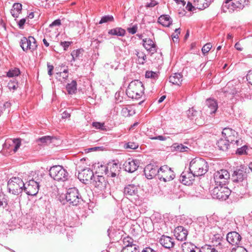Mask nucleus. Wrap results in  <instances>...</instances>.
I'll use <instances>...</instances> for the list:
<instances>
[{
    "label": "nucleus",
    "mask_w": 252,
    "mask_h": 252,
    "mask_svg": "<svg viewBox=\"0 0 252 252\" xmlns=\"http://www.w3.org/2000/svg\"><path fill=\"white\" fill-rule=\"evenodd\" d=\"M47 68H48V74L49 75H52V71L54 69V66L53 65L50 64L49 63H47Z\"/></svg>",
    "instance_id": "58"
},
{
    "label": "nucleus",
    "mask_w": 252,
    "mask_h": 252,
    "mask_svg": "<svg viewBox=\"0 0 252 252\" xmlns=\"http://www.w3.org/2000/svg\"><path fill=\"white\" fill-rule=\"evenodd\" d=\"M66 90L69 94H75L77 90V83L75 80H72L70 83H68L66 86Z\"/></svg>",
    "instance_id": "35"
},
{
    "label": "nucleus",
    "mask_w": 252,
    "mask_h": 252,
    "mask_svg": "<svg viewBox=\"0 0 252 252\" xmlns=\"http://www.w3.org/2000/svg\"><path fill=\"white\" fill-rule=\"evenodd\" d=\"M49 175L56 181L65 182L68 180L69 174L62 166L55 165L50 168Z\"/></svg>",
    "instance_id": "3"
},
{
    "label": "nucleus",
    "mask_w": 252,
    "mask_h": 252,
    "mask_svg": "<svg viewBox=\"0 0 252 252\" xmlns=\"http://www.w3.org/2000/svg\"><path fill=\"white\" fill-rule=\"evenodd\" d=\"M20 46L24 51L30 50L31 51L35 50L37 47V43L35 38L32 36H29L28 38L23 37L20 42Z\"/></svg>",
    "instance_id": "11"
},
{
    "label": "nucleus",
    "mask_w": 252,
    "mask_h": 252,
    "mask_svg": "<svg viewBox=\"0 0 252 252\" xmlns=\"http://www.w3.org/2000/svg\"><path fill=\"white\" fill-rule=\"evenodd\" d=\"M226 240L232 246H238L240 244L242 237L238 232L231 231L227 234Z\"/></svg>",
    "instance_id": "17"
},
{
    "label": "nucleus",
    "mask_w": 252,
    "mask_h": 252,
    "mask_svg": "<svg viewBox=\"0 0 252 252\" xmlns=\"http://www.w3.org/2000/svg\"><path fill=\"white\" fill-rule=\"evenodd\" d=\"M234 148H237L236 154L238 155H243L247 154V150L248 149V147L246 145H243L240 148H239L238 146L235 145Z\"/></svg>",
    "instance_id": "42"
},
{
    "label": "nucleus",
    "mask_w": 252,
    "mask_h": 252,
    "mask_svg": "<svg viewBox=\"0 0 252 252\" xmlns=\"http://www.w3.org/2000/svg\"><path fill=\"white\" fill-rule=\"evenodd\" d=\"M138 247H123L121 252H139Z\"/></svg>",
    "instance_id": "45"
},
{
    "label": "nucleus",
    "mask_w": 252,
    "mask_h": 252,
    "mask_svg": "<svg viewBox=\"0 0 252 252\" xmlns=\"http://www.w3.org/2000/svg\"><path fill=\"white\" fill-rule=\"evenodd\" d=\"M124 147L125 149H130L134 150L138 147V144L136 143H134L133 142H128L125 143Z\"/></svg>",
    "instance_id": "43"
},
{
    "label": "nucleus",
    "mask_w": 252,
    "mask_h": 252,
    "mask_svg": "<svg viewBox=\"0 0 252 252\" xmlns=\"http://www.w3.org/2000/svg\"><path fill=\"white\" fill-rule=\"evenodd\" d=\"M171 148L173 149V150L180 152H188L190 150L189 147L188 146L184 145L182 144H179L177 143H174L172 145Z\"/></svg>",
    "instance_id": "33"
},
{
    "label": "nucleus",
    "mask_w": 252,
    "mask_h": 252,
    "mask_svg": "<svg viewBox=\"0 0 252 252\" xmlns=\"http://www.w3.org/2000/svg\"><path fill=\"white\" fill-rule=\"evenodd\" d=\"M174 234L178 240L183 241L186 240L188 231L183 226H178L175 228Z\"/></svg>",
    "instance_id": "20"
},
{
    "label": "nucleus",
    "mask_w": 252,
    "mask_h": 252,
    "mask_svg": "<svg viewBox=\"0 0 252 252\" xmlns=\"http://www.w3.org/2000/svg\"><path fill=\"white\" fill-rule=\"evenodd\" d=\"M20 74V69L18 68L10 69L7 72V76L8 77H13L18 76Z\"/></svg>",
    "instance_id": "40"
},
{
    "label": "nucleus",
    "mask_w": 252,
    "mask_h": 252,
    "mask_svg": "<svg viewBox=\"0 0 252 252\" xmlns=\"http://www.w3.org/2000/svg\"><path fill=\"white\" fill-rule=\"evenodd\" d=\"M61 22L60 19H57L54 21L50 25V27H53L54 26H59L61 25Z\"/></svg>",
    "instance_id": "60"
},
{
    "label": "nucleus",
    "mask_w": 252,
    "mask_h": 252,
    "mask_svg": "<svg viewBox=\"0 0 252 252\" xmlns=\"http://www.w3.org/2000/svg\"><path fill=\"white\" fill-rule=\"evenodd\" d=\"M94 176L93 171L88 168L83 169L78 174V178L86 184H88V182L91 184Z\"/></svg>",
    "instance_id": "14"
},
{
    "label": "nucleus",
    "mask_w": 252,
    "mask_h": 252,
    "mask_svg": "<svg viewBox=\"0 0 252 252\" xmlns=\"http://www.w3.org/2000/svg\"><path fill=\"white\" fill-rule=\"evenodd\" d=\"M62 74H68V69H64L63 72H60L56 73L57 77L56 78L58 79L59 77H61Z\"/></svg>",
    "instance_id": "63"
},
{
    "label": "nucleus",
    "mask_w": 252,
    "mask_h": 252,
    "mask_svg": "<svg viewBox=\"0 0 252 252\" xmlns=\"http://www.w3.org/2000/svg\"><path fill=\"white\" fill-rule=\"evenodd\" d=\"M114 21L113 16L112 15H106L103 16L100 21L99 22V24H102L103 23H105L108 22H112Z\"/></svg>",
    "instance_id": "44"
},
{
    "label": "nucleus",
    "mask_w": 252,
    "mask_h": 252,
    "mask_svg": "<svg viewBox=\"0 0 252 252\" xmlns=\"http://www.w3.org/2000/svg\"><path fill=\"white\" fill-rule=\"evenodd\" d=\"M143 46L151 55H153L154 53L157 52V45L151 39H143Z\"/></svg>",
    "instance_id": "22"
},
{
    "label": "nucleus",
    "mask_w": 252,
    "mask_h": 252,
    "mask_svg": "<svg viewBox=\"0 0 252 252\" xmlns=\"http://www.w3.org/2000/svg\"><path fill=\"white\" fill-rule=\"evenodd\" d=\"M14 148L13 151L16 152L21 146V140L19 139H15L13 140Z\"/></svg>",
    "instance_id": "49"
},
{
    "label": "nucleus",
    "mask_w": 252,
    "mask_h": 252,
    "mask_svg": "<svg viewBox=\"0 0 252 252\" xmlns=\"http://www.w3.org/2000/svg\"><path fill=\"white\" fill-rule=\"evenodd\" d=\"M53 137L50 136H44L38 138L36 141L38 144H48L52 142Z\"/></svg>",
    "instance_id": "37"
},
{
    "label": "nucleus",
    "mask_w": 252,
    "mask_h": 252,
    "mask_svg": "<svg viewBox=\"0 0 252 252\" xmlns=\"http://www.w3.org/2000/svg\"><path fill=\"white\" fill-rule=\"evenodd\" d=\"M92 186H94L97 191H105L109 189L108 181L102 176H95L91 181Z\"/></svg>",
    "instance_id": "8"
},
{
    "label": "nucleus",
    "mask_w": 252,
    "mask_h": 252,
    "mask_svg": "<svg viewBox=\"0 0 252 252\" xmlns=\"http://www.w3.org/2000/svg\"><path fill=\"white\" fill-rule=\"evenodd\" d=\"M123 166L125 171L129 173H133L138 167L139 161L137 159L128 158L125 162Z\"/></svg>",
    "instance_id": "16"
},
{
    "label": "nucleus",
    "mask_w": 252,
    "mask_h": 252,
    "mask_svg": "<svg viewBox=\"0 0 252 252\" xmlns=\"http://www.w3.org/2000/svg\"><path fill=\"white\" fill-rule=\"evenodd\" d=\"M123 243L125 246L124 247H137L136 245H134L133 244V239L129 236L125 237L124 238Z\"/></svg>",
    "instance_id": "39"
},
{
    "label": "nucleus",
    "mask_w": 252,
    "mask_h": 252,
    "mask_svg": "<svg viewBox=\"0 0 252 252\" xmlns=\"http://www.w3.org/2000/svg\"><path fill=\"white\" fill-rule=\"evenodd\" d=\"M92 126L95 128L100 129L101 130L106 131L107 129V126L104 125V123H100L97 122H93Z\"/></svg>",
    "instance_id": "41"
},
{
    "label": "nucleus",
    "mask_w": 252,
    "mask_h": 252,
    "mask_svg": "<svg viewBox=\"0 0 252 252\" xmlns=\"http://www.w3.org/2000/svg\"><path fill=\"white\" fill-rule=\"evenodd\" d=\"M200 249L190 242H185L182 245L183 252H200Z\"/></svg>",
    "instance_id": "28"
},
{
    "label": "nucleus",
    "mask_w": 252,
    "mask_h": 252,
    "mask_svg": "<svg viewBox=\"0 0 252 252\" xmlns=\"http://www.w3.org/2000/svg\"><path fill=\"white\" fill-rule=\"evenodd\" d=\"M183 76L180 73H174L169 78V82L174 85L180 86L182 82Z\"/></svg>",
    "instance_id": "31"
},
{
    "label": "nucleus",
    "mask_w": 252,
    "mask_h": 252,
    "mask_svg": "<svg viewBox=\"0 0 252 252\" xmlns=\"http://www.w3.org/2000/svg\"><path fill=\"white\" fill-rule=\"evenodd\" d=\"M230 178L229 172L225 169H221L215 172L214 176L216 186H225Z\"/></svg>",
    "instance_id": "10"
},
{
    "label": "nucleus",
    "mask_w": 252,
    "mask_h": 252,
    "mask_svg": "<svg viewBox=\"0 0 252 252\" xmlns=\"http://www.w3.org/2000/svg\"><path fill=\"white\" fill-rule=\"evenodd\" d=\"M8 205L7 199L5 197H3L2 199H0V207L5 208Z\"/></svg>",
    "instance_id": "52"
},
{
    "label": "nucleus",
    "mask_w": 252,
    "mask_h": 252,
    "mask_svg": "<svg viewBox=\"0 0 252 252\" xmlns=\"http://www.w3.org/2000/svg\"><path fill=\"white\" fill-rule=\"evenodd\" d=\"M65 199L70 205L77 206L82 200L78 190L76 188H69L65 194Z\"/></svg>",
    "instance_id": "7"
},
{
    "label": "nucleus",
    "mask_w": 252,
    "mask_h": 252,
    "mask_svg": "<svg viewBox=\"0 0 252 252\" xmlns=\"http://www.w3.org/2000/svg\"><path fill=\"white\" fill-rule=\"evenodd\" d=\"M195 177L191 171H184L180 176V180L185 185H190L192 184Z\"/></svg>",
    "instance_id": "18"
},
{
    "label": "nucleus",
    "mask_w": 252,
    "mask_h": 252,
    "mask_svg": "<svg viewBox=\"0 0 252 252\" xmlns=\"http://www.w3.org/2000/svg\"><path fill=\"white\" fill-rule=\"evenodd\" d=\"M70 114L67 111H64L62 114V118L63 119H66V118L70 117Z\"/></svg>",
    "instance_id": "64"
},
{
    "label": "nucleus",
    "mask_w": 252,
    "mask_h": 252,
    "mask_svg": "<svg viewBox=\"0 0 252 252\" xmlns=\"http://www.w3.org/2000/svg\"><path fill=\"white\" fill-rule=\"evenodd\" d=\"M247 182L235 183L233 190L239 195L245 194L247 191Z\"/></svg>",
    "instance_id": "27"
},
{
    "label": "nucleus",
    "mask_w": 252,
    "mask_h": 252,
    "mask_svg": "<svg viewBox=\"0 0 252 252\" xmlns=\"http://www.w3.org/2000/svg\"><path fill=\"white\" fill-rule=\"evenodd\" d=\"M22 8V5L19 3H15L12 6L10 13L13 17H18L19 14L21 13Z\"/></svg>",
    "instance_id": "32"
},
{
    "label": "nucleus",
    "mask_w": 252,
    "mask_h": 252,
    "mask_svg": "<svg viewBox=\"0 0 252 252\" xmlns=\"http://www.w3.org/2000/svg\"><path fill=\"white\" fill-rule=\"evenodd\" d=\"M175 177V175L171 168L165 165L159 168L158 178L160 181L165 182L172 180Z\"/></svg>",
    "instance_id": "9"
},
{
    "label": "nucleus",
    "mask_w": 252,
    "mask_h": 252,
    "mask_svg": "<svg viewBox=\"0 0 252 252\" xmlns=\"http://www.w3.org/2000/svg\"><path fill=\"white\" fill-rule=\"evenodd\" d=\"M84 50L82 49H78L74 50L71 52V55L72 57V60L75 62L77 59L82 57Z\"/></svg>",
    "instance_id": "36"
},
{
    "label": "nucleus",
    "mask_w": 252,
    "mask_h": 252,
    "mask_svg": "<svg viewBox=\"0 0 252 252\" xmlns=\"http://www.w3.org/2000/svg\"><path fill=\"white\" fill-rule=\"evenodd\" d=\"M159 243L166 249L173 248L174 245V239L169 236L162 235L159 240Z\"/></svg>",
    "instance_id": "24"
},
{
    "label": "nucleus",
    "mask_w": 252,
    "mask_h": 252,
    "mask_svg": "<svg viewBox=\"0 0 252 252\" xmlns=\"http://www.w3.org/2000/svg\"><path fill=\"white\" fill-rule=\"evenodd\" d=\"M108 33L109 34L112 35L123 36L126 34V31L122 28L118 27L110 30Z\"/></svg>",
    "instance_id": "34"
},
{
    "label": "nucleus",
    "mask_w": 252,
    "mask_h": 252,
    "mask_svg": "<svg viewBox=\"0 0 252 252\" xmlns=\"http://www.w3.org/2000/svg\"><path fill=\"white\" fill-rule=\"evenodd\" d=\"M138 188L133 184L126 185L124 189V195L127 197L136 195L138 193Z\"/></svg>",
    "instance_id": "23"
},
{
    "label": "nucleus",
    "mask_w": 252,
    "mask_h": 252,
    "mask_svg": "<svg viewBox=\"0 0 252 252\" xmlns=\"http://www.w3.org/2000/svg\"><path fill=\"white\" fill-rule=\"evenodd\" d=\"M208 170V163L202 158H196L190 162L189 171L193 173L196 177L204 175Z\"/></svg>",
    "instance_id": "1"
},
{
    "label": "nucleus",
    "mask_w": 252,
    "mask_h": 252,
    "mask_svg": "<svg viewBox=\"0 0 252 252\" xmlns=\"http://www.w3.org/2000/svg\"><path fill=\"white\" fill-rule=\"evenodd\" d=\"M210 1V0H194L193 4L196 8L203 10L209 6Z\"/></svg>",
    "instance_id": "30"
},
{
    "label": "nucleus",
    "mask_w": 252,
    "mask_h": 252,
    "mask_svg": "<svg viewBox=\"0 0 252 252\" xmlns=\"http://www.w3.org/2000/svg\"><path fill=\"white\" fill-rule=\"evenodd\" d=\"M7 86L10 90L15 91L18 87V84L15 81H10L8 83Z\"/></svg>",
    "instance_id": "46"
},
{
    "label": "nucleus",
    "mask_w": 252,
    "mask_h": 252,
    "mask_svg": "<svg viewBox=\"0 0 252 252\" xmlns=\"http://www.w3.org/2000/svg\"><path fill=\"white\" fill-rule=\"evenodd\" d=\"M249 4L248 0H237L235 2H231L228 5L227 9L229 11H234L235 10H240Z\"/></svg>",
    "instance_id": "19"
},
{
    "label": "nucleus",
    "mask_w": 252,
    "mask_h": 252,
    "mask_svg": "<svg viewBox=\"0 0 252 252\" xmlns=\"http://www.w3.org/2000/svg\"><path fill=\"white\" fill-rule=\"evenodd\" d=\"M150 138L152 140H158L160 141H165L166 140V137L162 135H158L157 136L150 137Z\"/></svg>",
    "instance_id": "55"
},
{
    "label": "nucleus",
    "mask_w": 252,
    "mask_h": 252,
    "mask_svg": "<svg viewBox=\"0 0 252 252\" xmlns=\"http://www.w3.org/2000/svg\"><path fill=\"white\" fill-rule=\"evenodd\" d=\"M71 43H72V42L64 41V42H61L60 44L63 48V50L64 51H66V50H67V48L70 45V44Z\"/></svg>",
    "instance_id": "54"
},
{
    "label": "nucleus",
    "mask_w": 252,
    "mask_h": 252,
    "mask_svg": "<svg viewBox=\"0 0 252 252\" xmlns=\"http://www.w3.org/2000/svg\"><path fill=\"white\" fill-rule=\"evenodd\" d=\"M232 0H225V2L223 3L222 5V8L224 11H226L225 9H227L228 5L230 4L229 2H231Z\"/></svg>",
    "instance_id": "61"
},
{
    "label": "nucleus",
    "mask_w": 252,
    "mask_h": 252,
    "mask_svg": "<svg viewBox=\"0 0 252 252\" xmlns=\"http://www.w3.org/2000/svg\"><path fill=\"white\" fill-rule=\"evenodd\" d=\"M39 182L33 179L30 180L27 185H25L24 189L26 193L31 196L35 195L38 192Z\"/></svg>",
    "instance_id": "12"
},
{
    "label": "nucleus",
    "mask_w": 252,
    "mask_h": 252,
    "mask_svg": "<svg viewBox=\"0 0 252 252\" xmlns=\"http://www.w3.org/2000/svg\"><path fill=\"white\" fill-rule=\"evenodd\" d=\"M141 252H158L150 247H147L143 249Z\"/></svg>",
    "instance_id": "62"
},
{
    "label": "nucleus",
    "mask_w": 252,
    "mask_h": 252,
    "mask_svg": "<svg viewBox=\"0 0 252 252\" xmlns=\"http://www.w3.org/2000/svg\"><path fill=\"white\" fill-rule=\"evenodd\" d=\"M158 22L164 27H168L172 24V20L168 15H162L158 18Z\"/></svg>",
    "instance_id": "29"
},
{
    "label": "nucleus",
    "mask_w": 252,
    "mask_h": 252,
    "mask_svg": "<svg viewBox=\"0 0 252 252\" xmlns=\"http://www.w3.org/2000/svg\"><path fill=\"white\" fill-rule=\"evenodd\" d=\"M104 168H105L104 172L105 174L107 175L108 177L110 176L111 177H115L118 175L120 169L118 164L116 163H113L112 165H111L109 169L108 167L105 166H104Z\"/></svg>",
    "instance_id": "25"
},
{
    "label": "nucleus",
    "mask_w": 252,
    "mask_h": 252,
    "mask_svg": "<svg viewBox=\"0 0 252 252\" xmlns=\"http://www.w3.org/2000/svg\"><path fill=\"white\" fill-rule=\"evenodd\" d=\"M212 47V45L210 43L206 44L202 48V52L204 55L208 53Z\"/></svg>",
    "instance_id": "48"
},
{
    "label": "nucleus",
    "mask_w": 252,
    "mask_h": 252,
    "mask_svg": "<svg viewBox=\"0 0 252 252\" xmlns=\"http://www.w3.org/2000/svg\"><path fill=\"white\" fill-rule=\"evenodd\" d=\"M26 18H22L21 19L18 23V25L19 28L21 29H24V26L26 23Z\"/></svg>",
    "instance_id": "57"
},
{
    "label": "nucleus",
    "mask_w": 252,
    "mask_h": 252,
    "mask_svg": "<svg viewBox=\"0 0 252 252\" xmlns=\"http://www.w3.org/2000/svg\"><path fill=\"white\" fill-rule=\"evenodd\" d=\"M156 72L152 71H147L145 73V77L147 78H155L156 77Z\"/></svg>",
    "instance_id": "51"
},
{
    "label": "nucleus",
    "mask_w": 252,
    "mask_h": 252,
    "mask_svg": "<svg viewBox=\"0 0 252 252\" xmlns=\"http://www.w3.org/2000/svg\"><path fill=\"white\" fill-rule=\"evenodd\" d=\"M144 90L142 83L138 80H135L129 83L126 89V94L129 98L138 99L142 96Z\"/></svg>",
    "instance_id": "2"
},
{
    "label": "nucleus",
    "mask_w": 252,
    "mask_h": 252,
    "mask_svg": "<svg viewBox=\"0 0 252 252\" xmlns=\"http://www.w3.org/2000/svg\"><path fill=\"white\" fill-rule=\"evenodd\" d=\"M200 252H218L214 246L205 245L200 248Z\"/></svg>",
    "instance_id": "38"
},
{
    "label": "nucleus",
    "mask_w": 252,
    "mask_h": 252,
    "mask_svg": "<svg viewBox=\"0 0 252 252\" xmlns=\"http://www.w3.org/2000/svg\"><path fill=\"white\" fill-rule=\"evenodd\" d=\"M231 193V190L224 186H217L211 191L213 198L220 200L227 199Z\"/></svg>",
    "instance_id": "6"
},
{
    "label": "nucleus",
    "mask_w": 252,
    "mask_h": 252,
    "mask_svg": "<svg viewBox=\"0 0 252 252\" xmlns=\"http://www.w3.org/2000/svg\"><path fill=\"white\" fill-rule=\"evenodd\" d=\"M204 109L208 114H214L218 109L217 102L214 99H207Z\"/></svg>",
    "instance_id": "21"
},
{
    "label": "nucleus",
    "mask_w": 252,
    "mask_h": 252,
    "mask_svg": "<svg viewBox=\"0 0 252 252\" xmlns=\"http://www.w3.org/2000/svg\"><path fill=\"white\" fill-rule=\"evenodd\" d=\"M186 8L189 11H192L196 8V7L194 6V5H192L191 2H188Z\"/></svg>",
    "instance_id": "56"
},
{
    "label": "nucleus",
    "mask_w": 252,
    "mask_h": 252,
    "mask_svg": "<svg viewBox=\"0 0 252 252\" xmlns=\"http://www.w3.org/2000/svg\"><path fill=\"white\" fill-rule=\"evenodd\" d=\"M222 137L230 141V143L235 148V146H241L242 145L243 141L238 137V133L232 128L226 127L222 131Z\"/></svg>",
    "instance_id": "5"
},
{
    "label": "nucleus",
    "mask_w": 252,
    "mask_h": 252,
    "mask_svg": "<svg viewBox=\"0 0 252 252\" xmlns=\"http://www.w3.org/2000/svg\"><path fill=\"white\" fill-rule=\"evenodd\" d=\"M247 80L250 84L252 85V70H250L247 75Z\"/></svg>",
    "instance_id": "59"
},
{
    "label": "nucleus",
    "mask_w": 252,
    "mask_h": 252,
    "mask_svg": "<svg viewBox=\"0 0 252 252\" xmlns=\"http://www.w3.org/2000/svg\"><path fill=\"white\" fill-rule=\"evenodd\" d=\"M217 145L220 150L226 152L230 147L233 148V146L230 143V141L223 137L220 138L217 143Z\"/></svg>",
    "instance_id": "26"
},
{
    "label": "nucleus",
    "mask_w": 252,
    "mask_h": 252,
    "mask_svg": "<svg viewBox=\"0 0 252 252\" xmlns=\"http://www.w3.org/2000/svg\"><path fill=\"white\" fill-rule=\"evenodd\" d=\"M25 187L23 180L19 177H13L7 183V189L10 193L14 195L21 193Z\"/></svg>",
    "instance_id": "4"
},
{
    "label": "nucleus",
    "mask_w": 252,
    "mask_h": 252,
    "mask_svg": "<svg viewBox=\"0 0 252 252\" xmlns=\"http://www.w3.org/2000/svg\"><path fill=\"white\" fill-rule=\"evenodd\" d=\"M127 30L129 33L132 34H135L137 30V25H133L131 28H128Z\"/></svg>",
    "instance_id": "53"
},
{
    "label": "nucleus",
    "mask_w": 252,
    "mask_h": 252,
    "mask_svg": "<svg viewBox=\"0 0 252 252\" xmlns=\"http://www.w3.org/2000/svg\"><path fill=\"white\" fill-rule=\"evenodd\" d=\"M247 174L243 168L235 170L232 175L231 179L235 184L238 183L247 182Z\"/></svg>",
    "instance_id": "13"
},
{
    "label": "nucleus",
    "mask_w": 252,
    "mask_h": 252,
    "mask_svg": "<svg viewBox=\"0 0 252 252\" xmlns=\"http://www.w3.org/2000/svg\"><path fill=\"white\" fill-rule=\"evenodd\" d=\"M231 252H248V251L243 247L237 246L235 248H233Z\"/></svg>",
    "instance_id": "50"
},
{
    "label": "nucleus",
    "mask_w": 252,
    "mask_h": 252,
    "mask_svg": "<svg viewBox=\"0 0 252 252\" xmlns=\"http://www.w3.org/2000/svg\"><path fill=\"white\" fill-rule=\"evenodd\" d=\"M135 55L138 58V59H141L142 61L141 62L142 64H144L146 60V56L145 54L143 52H140L137 50H135Z\"/></svg>",
    "instance_id": "47"
},
{
    "label": "nucleus",
    "mask_w": 252,
    "mask_h": 252,
    "mask_svg": "<svg viewBox=\"0 0 252 252\" xmlns=\"http://www.w3.org/2000/svg\"><path fill=\"white\" fill-rule=\"evenodd\" d=\"M158 171L157 166L149 164L145 167L144 172L148 179H152L156 175L158 176Z\"/></svg>",
    "instance_id": "15"
}]
</instances>
